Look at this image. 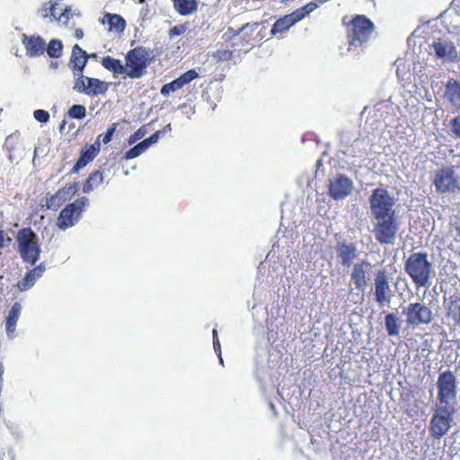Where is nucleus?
<instances>
[{"label":"nucleus","mask_w":460,"mask_h":460,"mask_svg":"<svg viewBox=\"0 0 460 460\" xmlns=\"http://www.w3.org/2000/svg\"><path fill=\"white\" fill-rule=\"evenodd\" d=\"M368 202L376 240L381 244H394L400 227L394 209L395 198L386 189L376 188Z\"/></svg>","instance_id":"obj_1"},{"label":"nucleus","mask_w":460,"mask_h":460,"mask_svg":"<svg viewBox=\"0 0 460 460\" xmlns=\"http://www.w3.org/2000/svg\"><path fill=\"white\" fill-rule=\"evenodd\" d=\"M405 271L409 274L417 288L429 287L435 275L434 267L428 260L427 253H412L406 261Z\"/></svg>","instance_id":"obj_2"},{"label":"nucleus","mask_w":460,"mask_h":460,"mask_svg":"<svg viewBox=\"0 0 460 460\" xmlns=\"http://www.w3.org/2000/svg\"><path fill=\"white\" fill-rule=\"evenodd\" d=\"M18 251L22 259L34 265L41 252L39 237L31 228H23L17 234Z\"/></svg>","instance_id":"obj_3"},{"label":"nucleus","mask_w":460,"mask_h":460,"mask_svg":"<svg viewBox=\"0 0 460 460\" xmlns=\"http://www.w3.org/2000/svg\"><path fill=\"white\" fill-rule=\"evenodd\" d=\"M456 408L454 405H437L430 420L429 430L435 438H440L446 435L454 420Z\"/></svg>","instance_id":"obj_4"},{"label":"nucleus","mask_w":460,"mask_h":460,"mask_svg":"<svg viewBox=\"0 0 460 460\" xmlns=\"http://www.w3.org/2000/svg\"><path fill=\"white\" fill-rule=\"evenodd\" d=\"M402 314L406 316L409 326L427 325L434 320V314L430 307L424 303H411L403 307Z\"/></svg>","instance_id":"obj_5"},{"label":"nucleus","mask_w":460,"mask_h":460,"mask_svg":"<svg viewBox=\"0 0 460 460\" xmlns=\"http://www.w3.org/2000/svg\"><path fill=\"white\" fill-rule=\"evenodd\" d=\"M87 204L88 199L86 197H82L63 208L59 213L57 221L58 228L65 231L73 226L79 220L81 214Z\"/></svg>","instance_id":"obj_6"},{"label":"nucleus","mask_w":460,"mask_h":460,"mask_svg":"<svg viewBox=\"0 0 460 460\" xmlns=\"http://www.w3.org/2000/svg\"><path fill=\"white\" fill-rule=\"evenodd\" d=\"M374 31V23L363 15H357L351 21L349 31V44L358 45L367 42Z\"/></svg>","instance_id":"obj_7"},{"label":"nucleus","mask_w":460,"mask_h":460,"mask_svg":"<svg viewBox=\"0 0 460 460\" xmlns=\"http://www.w3.org/2000/svg\"><path fill=\"white\" fill-rule=\"evenodd\" d=\"M433 183L440 193L456 192L460 189V177L452 167H444L436 172Z\"/></svg>","instance_id":"obj_8"},{"label":"nucleus","mask_w":460,"mask_h":460,"mask_svg":"<svg viewBox=\"0 0 460 460\" xmlns=\"http://www.w3.org/2000/svg\"><path fill=\"white\" fill-rule=\"evenodd\" d=\"M437 386L438 389L439 405H451L450 401L456 396V378L450 372L446 371L439 375Z\"/></svg>","instance_id":"obj_9"},{"label":"nucleus","mask_w":460,"mask_h":460,"mask_svg":"<svg viewBox=\"0 0 460 460\" xmlns=\"http://www.w3.org/2000/svg\"><path fill=\"white\" fill-rule=\"evenodd\" d=\"M109 84L98 78L82 75L75 79L73 89L88 96L104 94L108 91Z\"/></svg>","instance_id":"obj_10"},{"label":"nucleus","mask_w":460,"mask_h":460,"mask_svg":"<svg viewBox=\"0 0 460 460\" xmlns=\"http://www.w3.org/2000/svg\"><path fill=\"white\" fill-rule=\"evenodd\" d=\"M375 300L379 307L391 304L394 292L392 290L385 270H378L374 280Z\"/></svg>","instance_id":"obj_11"},{"label":"nucleus","mask_w":460,"mask_h":460,"mask_svg":"<svg viewBox=\"0 0 460 460\" xmlns=\"http://www.w3.org/2000/svg\"><path fill=\"white\" fill-rule=\"evenodd\" d=\"M124 74L130 78H139L144 71V49L135 48L126 57V64L123 65Z\"/></svg>","instance_id":"obj_12"},{"label":"nucleus","mask_w":460,"mask_h":460,"mask_svg":"<svg viewBox=\"0 0 460 460\" xmlns=\"http://www.w3.org/2000/svg\"><path fill=\"white\" fill-rule=\"evenodd\" d=\"M371 270V263L365 260H362L354 264L350 276L351 281L357 290L364 292Z\"/></svg>","instance_id":"obj_13"},{"label":"nucleus","mask_w":460,"mask_h":460,"mask_svg":"<svg viewBox=\"0 0 460 460\" xmlns=\"http://www.w3.org/2000/svg\"><path fill=\"white\" fill-rule=\"evenodd\" d=\"M354 188L352 181L344 176L339 175L330 181L329 191L334 199H341L348 197Z\"/></svg>","instance_id":"obj_14"},{"label":"nucleus","mask_w":460,"mask_h":460,"mask_svg":"<svg viewBox=\"0 0 460 460\" xmlns=\"http://www.w3.org/2000/svg\"><path fill=\"white\" fill-rule=\"evenodd\" d=\"M88 58L89 56L86 51L81 49L77 44L73 47L69 67L75 79L84 75V69L87 64Z\"/></svg>","instance_id":"obj_15"},{"label":"nucleus","mask_w":460,"mask_h":460,"mask_svg":"<svg viewBox=\"0 0 460 460\" xmlns=\"http://www.w3.org/2000/svg\"><path fill=\"white\" fill-rule=\"evenodd\" d=\"M433 49L438 58L454 61L457 58L456 47L450 40L439 39L438 41H434Z\"/></svg>","instance_id":"obj_16"},{"label":"nucleus","mask_w":460,"mask_h":460,"mask_svg":"<svg viewBox=\"0 0 460 460\" xmlns=\"http://www.w3.org/2000/svg\"><path fill=\"white\" fill-rule=\"evenodd\" d=\"M336 251L341 264L347 268L352 265L358 255L357 246L354 243H338Z\"/></svg>","instance_id":"obj_17"},{"label":"nucleus","mask_w":460,"mask_h":460,"mask_svg":"<svg viewBox=\"0 0 460 460\" xmlns=\"http://www.w3.org/2000/svg\"><path fill=\"white\" fill-rule=\"evenodd\" d=\"M22 43L24 44L27 54L30 57L40 56L46 49V42L40 36H27L23 34Z\"/></svg>","instance_id":"obj_18"},{"label":"nucleus","mask_w":460,"mask_h":460,"mask_svg":"<svg viewBox=\"0 0 460 460\" xmlns=\"http://www.w3.org/2000/svg\"><path fill=\"white\" fill-rule=\"evenodd\" d=\"M100 152L99 144H93L87 146L85 149L81 151V155L72 169L73 173H77L83 169L88 163L93 161Z\"/></svg>","instance_id":"obj_19"},{"label":"nucleus","mask_w":460,"mask_h":460,"mask_svg":"<svg viewBox=\"0 0 460 460\" xmlns=\"http://www.w3.org/2000/svg\"><path fill=\"white\" fill-rule=\"evenodd\" d=\"M22 309V305L19 302H15L6 316L5 331L9 339H13L15 337L14 332Z\"/></svg>","instance_id":"obj_20"},{"label":"nucleus","mask_w":460,"mask_h":460,"mask_svg":"<svg viewBox=\"0 0 460 460\" xmlns=\"http://www.w3.org/2000/svg\"><path fill=\"white\" fill-rule=\"evenodd\" d=\"M445 97L455 109L460 110V82L448 80L446 84Z\"/></svg>","instance_id":"obj_21"},{"label":"nucleus","mask_w":460,"mask_h":460,"mask_svg":"<svg viewBox=\"0 0 460 460\" xmlns=\"http://www.w3.org/2000/svg\"><path fill=\"white\" fill-rule=\"evenodd\" d=\"M385 328L389 336H399L402 330V320L400 316L394 313H385Z\"/></svg>","instance_id":"obj_22"},{"label":"nucleus","mask_w":460,"mask_h":460,"mask_svg":"<svg viewBox=\"0 0 460 460\" xmlns=\"http://www.w3.org/2000/svg\"><path fill=\"white\" fill-rule=\"evenodd\" d=\"M299 22L296 16L295 12L290 14L285 15L284 17L277 20L271 28V34L275 35L279 32L285 31L293 26L296 22Z\"/></svg>","instance_id":"obj_23"},{"label":"nucleus","mask_w":460,"mask_h":460,"mask_svg":"<svg viewBox=\"0 0 460 460\" xmlns=\"http://www.w3.org/2000/svg\"><path fill=\"white\" fill-rule=\"evenodd\" d=\"M46 270V267L43 263L35 267L33 270H30L22 282L19 284V288L21 290H26L32 287L35 281L41 277L43 272Z\"/></svg>","instance_id":"obj_24"},{"label":"nucleus","mask_w":460,"mask_h":460,"mask_svg":"<svg viewBox=\"0 0 460 460\" xmlns=\"http://www.w3.org/2000/svg\"><path fill=\"white\" fill-rule=\"evenodd\" d=\"M109 24V31H114L116 32L123 31L125 28L124 19L118 14L107 13L102 19V23Z\"/></svg>","instance_id":"obj_25"},{"label":"nucleus","mask_w":460,"mask_h":460,"mask_svg":"<svg viewBox=\"0 0 460 460\" xmlns=\"http://www.w3.org/2000/svg\"><path fill=\"white\" fill-rule=\"evenodd\" d=\"M447 317L456 324L460 323V299L457 296H450L447 306Z\"/></svg>","instance_id":"obj_26"},{"label":"nucleus","mask_w":460,"mask_h":460,"mask_svg":"<svg viewBox=\"0 0 460 460\" xmlns=\"http://www.w3.org/2000/svg\"><path fill=\"white\" fill-rule=\"evenodd\" d=\"M447 239L456 244H460V217H454L450 218L449 227L447 234Z\"/></svg>","instance_id":"obj_27"},{"label":"nucleus","mask_w":460,"mask_h":460,"mask_svg":"<svg viewBox=\"0 0 460 460\" xmlns=\"http://www.w3.org/2000/svg\"><path fill=\"white\" fill-rule=\"evenodd\" d=\"M103 181V175L100 171H95L90 174L88 179L83 187V191L84 193H88L92 191L94 188L101 185Z\"/></svg>","instance_id":"obj_28"},{"label":"nucleus","mask_w":460,"mask_h":460,"mask_svg":"<svg viewBox=\"0 0 460 460\" xmlns=\"http://www.w3.org/2000/svg\"><path fill=\"white\" fill-rule=\"evenodd\" d=\"M68 190H59L55 195L47 199L48 208L56 210L66 199Z\"/></svg>","instance_id":"obj_29"},{"label":"nucleus","mask_w":460,"mask_h":460,"mask_svg":"<svg viewBox=\"0 0 460 460\" xmlns=\"http://www.w3.org/2000/svg\"><path fill=\"white\" fill-rule=\"evenodd\" d=\"M102 65L108 70L116 74H124V68L121 62L111 57H105L102 59Z\"/></svg>","instance_id":"obj_30"},{"label":"nucleus","mask_w":460,"mask_h":460,"mask_svg":"<svg viewBox=\"0 0 460 460\" xmlns=\"http://www.w3.org/2000/svg\"><path fill=\"white\" fill-rule=\"evenodd\" d=\"M63 45L58 40H52L45 50L50 58H59L62 55Z\"/></svg>","instance_id":"obj_31"},{"label":"nucleus","mask_w":460,"mask_h":460,"mask_svg":"<svg viewBox=\"0 0 460 460\" xmlns=\"http://www.w3.org/2000/svg\"><path fill=\"white\" fill-rule=\"evenodd\" d=\"M183 87V84H181L179 77L172 82L164 84L161 89V93L164 96H167L170 94V93H174Z\"/></svg>","instance_id":"obj_32"},{"label":"nucleus","mask_w":460,"mask_h":460,"mask_svg":"<svg viewBox=\"0 0 460 460\" xmlns=\"http://www.w3.org/2000/svg\"><path fill=\"white\" fill-rule=\"evenodd\" d=\"M317 7V4L314 2H310L304 5L303 7L296 9L295 12L296 16L298 18V20H302L305 15L312 13L314 10H315Z\"/></svg>","instance_id":"obj_33"},{"label":"nucleus","mask_w":460,"mask_h":460,"mask_svg":"<svg viewBox=\"0 0 460 460\" xmlns=\"http://www.w3.org/2000/svg\"><path fill=\"white\" fill-rule=\"evenodd\" d=\"M68 115L74 119H84L86 115L85 107L81 104H75L69 109Z\"/></svg>","instance_id":"obj_34"},{"label":"nucleus","mask_w":460,"mask_h":460,"mask_svg":"<svg viewBox=\"0 0 460 460\" xmlns=\"http://www.w3.org/2000/svg\"><path fill=\"white\" fill-rule=\"evenodd\" d=\"M126 126L125 123H119V122H116V123H113L106 131L103 138H102V142L103 144H108L111 140V137L113 136V134L119 130V128H123L124 127Z\"/></svg>","instance_id":"obj_35"},{"label":"nucleus","mask_w":460,"mask_h":460,"mask_svg":"<svg viewBox=\"0 0 460 460\" xmlns=\"http://www.w3.org/2000/svg\"><path fill=\"white\" fill-rule=\"evenodd\" d=\"M143 152H144V141H141L137 145H136L134 147L129 149L125 154V158L127 160L134 159V158L139 156Z\"/></svg>","instance_id":"obj_36"},{"label":"nucleus","mask_w":460,"mask_h":460,"mask_svg":"<svg viewBox=\"0 0 460 460\" xmlns=\"http://www.w3.org/2000/svg\"><path fill=\"white\" fill-rule=\"evenodd\" d=\"M259 27L258 22L253 23H245L241 28H239L236 31L234 32V34H240L241 32H243L247 37H251L252 33L257 30Z\"/></svg>","instance_id":"obj_37"},{"label":"nucleus","mask_w":460,"mask_h":460,"mask_svg":"<svg viewBox=\"0 0 460 460\" xmlns=\"http://www.w3.org/2000/svg\"><path fill=\"white\" fill-rule=\"evenodd\" d=\"M167 130H171L170 125H167L164 127L163 130H157L155 131L152 136L146 138V149L150 146L151 145L156 143L160 137L161 135H164Z\"/></svg>","instance_id":"obj_38"},{"label":"nucleus","mask_w":460,"mask_h":460,"mask_svg":"<svg viewBox=\"0 0 460 460\" xmlns=\"http://www.w3.org/2000/svg\"><path fill=\"white\" fill-rule=\"evenodd\" d=\"M198 76V72L195 69H190L181 75L179 79L184 86L185 84H190L191 81L196 79Z\"/></svg>","instance_id":"obj_39"},{"label":"nucleus","mask_w":460,"mask_h":460,"mask_svg":"<svg viewBox=\"0 0 460 460\" xmlns=\"http://www.w3.org/2000/svg\"><path fill=\"white\" fill-rule=\"evenodd\" d=\"M450 131L460 138V114L453 118L449 122Z\"/></svg>","instance_id":"obj_40"},{"label":"nucleus","mask_w":460,"mask_h":460,"mask_svg":"<svg viewBox=\"0 0 460 460\" xmlns=\"http://www.w3.org/2000/svg\"><path fill=\"white\" fill-rule=\"evenodd\" d=\"M34 119L41 123H46L49 120V113L44 110H36L33 112Z\"/></svg>","instance_id":"obj_41"},{"label":"nucleus","mask_w":460,"mask_h":460,"mask_svg":"<svg viewBox=\"0 0 460 460\" xmlns=\"http://www.w3.org/2000/svg\"><path fill=\"white\" fill-rule=\"evenodd\" d=\"M73 16L72 9L70 7H66L64 12H62L58 17V22L62 24H66L69 18Z\"/></svg>","instance_id":"obj_42"},{"label":"nucleus","mask_w":460,"mask_h":460,"mask_svg":"<svg viewBox=\"0 0 460 460\" xmlns=\"http://www.w3.org/2000/svg\"><path fill=\"white\" fill-rule=\"evenodd\" d=\"M214 58L218 60H229L232 58V52L226 49H219L215 52Z\"/></svg>","instance_id":"obj_43"},{"label":"nucleus","mask_w":460,"mask_h":460,"mask_svg":"<svg viewBox=\"0 0 460 460\" xmlns=\"http://www.w3.org/2000/svg\"><path fill=\"white\" fill-rule=\"evenodd\" d=\"M186 30L185 25H176L169 31L170 38H174L182 34Z\"/></svg>","instance_id":"obj_44"},{"label":"nucleus","mask_w":460,"mask_h":460,"mask_svg":"<svg viewBox=\"0 0 460 460\" xmlns=\"http://www.w3.org/2000/svg\"><path fill=\"white\" fill-rule=\"evenodd\" d=\"M179 13L182 14V15H187V14H190L192 12H194L197 8V4H194V6L193 7H190V5H182L181 7H174Z\"/></svg>","instance_id":"obj_45"},{"label":"nucleus","mask_w":460,"mask_h":460,"mask_svg":"<svg viewBox=\"0 0 460 460\" xmlns=\"http://www.w3.org/2000/svg\"><path fill=\"white\" fill-rule=\"evenodd\" d=\"M174 7H181L182 5H190V7L194 6V4H196L195 0H172Z\"/></svg>","instance_id":"obj_46"},{"label":"nucleus","mask_w":460,"mask_h":460,"mask_svg":"<svg viewBox=\"0 0 460 460\" xmlns=\"http://www.w3.org/2000/svg\"><path fill=\"white\" fill-rule=\"evenodd\" d=\"M49 15L58 21V17L60 13L58 12L57 4H52L51 2H49Z\"/></svg>","instance_id":"obj_47"},{"label":"nucleus","mask_w":460,"mask_h":460,"mask_svg":"<svg viewBox=\"0 0 460 460\" xmlns=\"http://www.w3.org/2000/svg\"><path fill=\"white\" fill-rule=\"evenodd\" d=\"M144 136L142 132V127L138 128V130L129 138V144H133L135 141L140 139Z\"/></svg>","instance_id":"obj_48"},{"label":"nucleus","mask_w":460,"mask_h":460,"mask_svg":"<svg viewBox=\"0 0 460 460\" xmlns=\"http://www.w3.org/2000/svg\"><path fill=\"white\" fill-rule=\"evenodd\" d=\"M49 4L46 3L44 6L40 10V14L42 17H48L49 16Z\"/></svg>","instance_id":"obj_49"},{"label":"nucleus","mask_w":460,"mask_h":460,"mask_svg":"<svg viewBox=\"0 0 460 460\" xmlns=\"http://www.w3.org/2000/svg\"><path fill=\"white\" fill-rule=\"evenodd\" d=\"M213 344H214L215 351L216 352H219V349H220V344H219L218 338L215 337V339H213Z\"/></svg>","instance_id":"obj_50"},{"label":"nucleus","mask_w":460,"mask_h":460,"mask_svg":"<svg viewBox=\"0 0 460 460\" xmlns=\"http://www.w3.org/2000/svg\"><path fill=\"white\" fill-rule=\"evenodd\" d=\"M4 245V231L0 230V249Z\"/></svg>","instance_id":"obj_51"},{"label":"nucleus","mask_w":460,"mask_h":460,"mask_svg":"<svg viewBox=\"0 0 460 460\" xmlns=\"http://www.w3.org/2000/svg\"><path fill=\"white\" fill-rule=\"evenodd\" d=\"M4 373V367L0 363V383L3 384V375Z\"/></svg>","instance_id":"obj_52"},{"label":"nucleus","mask_w":460,"mask_h":460,"mask_svg":"<svg viewBox=\"0 0 460 460\" xmlns=\"http://www.w3.org/2000/svg\"><path fill=\"white\" fill-rule=\"evenodd\" d=\"M75 37L77 39H82L84 37V32H83V31L81 29H77L75 31Z\"/></svg>","instance_id":"obj_53"},{"label":"nucleus","mask_w":460,"mask_h":460,"mask_svg":"<svg viewBox=\"0 0 460 460\" xmlns=\"http://www.w3.org/2000/svg\"><path fill=\"white\" fill-rule=\"evenodd\" d=\"M217 356L219 358L220 364L224 365V360H223V358L221 357V349H219V352H217Z\"/></svg>","instance_id":"obj_54"},{"label":"nucleus","mask_w":460,"mask_h":460,"mask_svg":"<svg viewBox=\"0 0 460 460\" xmlns=\"http://www.w3.org/2000/svg\"><path fill=\"white\" fill-rule=\"evenodd\" d=\"M50 66L55 68L58 67V62H51Z\"/></svg>","instance_id":"obj_55"},{"label":"nucleus","mask_w":460,"mask_h":460,"mask_svg":"<svg viewBox=\"0 0 460 460\" xmlns=\"http://www.w3.org/2000/svg\"><path fill=\"white\" fill-rule=\"evenodd\" d=\"M212 332H213V339H215V337L217 338V330L214 329Z\"/></svg>","instance_id":"obj_56"},{"label":"nucleus","mask_w":460,"mask_h":460,"mask_svg":"<svg viewBox=\"0 0 460 460\" xmlns=\"http://www.w3.org/2000/svg\"><path fill=\"white\" fill-rule=\"evenodd\" d=\"M88 56H89V58H97V55H96V54H94V53H93V54H91V55H88Z\"/></svg>","instance_id":"obj_57"},{"label":"nucleus","mask_w":460,"mask_h":460,"mask_svg":"<svg viewBox=\"0 0 460 460\" xmlns=\"http://www.w3.org/2000/svg\"><path fill=\"white\" fill-rule=\"evenodd\" d=\"M64 127H65V120H64V121H63V123L60 125V128H59L60 131H61V130H63Z\"/></svg>","instance_id":"obj_58"},{"label":"nucleus","mask_w":460,"mask_h":460,"mask_svg":"<svg viewBox=\"0 0 460 460\" xmlns=\"http://www.w3.org/2000/svg\"><path fill=\"white\" fill-rule=\"evenodd\" d=\"M270 409H272V410H274V409H275V408H274L273 403H271V402H270Z\"/></svg>","instance_id":"obj_59"},{"label":"nucleus","mask_w":460,"mask_h":460,"mask_svg":"<svg viewBox=\"0 0 460 460\" xmlns=\"http://www.w3.org/2000/svg\"><path fill=\"white\" fill-rule=\"evenodd\" d=\"M12 460H16L14 456H12Z\"/></svg>","instance_id":"obj_60"},{"label":"nucleus","mask_w":460,"mask_h":460,"mask_svg":"<svg viewBox=\"0 0 460 460\" xmlns=\"http://www.w3.org/2000/svg\"><path fill=\"white\" fill-rule=\"evenodd\" d=\"M138 1H139V3H144V0H138Z\"/></svg>","instance_id":"obj_61"},{"label":"nucleus","mask_w":460,"mask_h":460,"mask_svg":"<svg viewBox=\"0 0 460 460\" xmlns=\"http://www.w3.org/2000/svg\"><path fill=\"white\" fill-rule=\"evenodd\" d=\"M146 56H147V55L146 54ZM145 60H146V61L147 60V57H146V58H145Z\"/></svg>","instance_id":"obj_62"}]
</instances>
